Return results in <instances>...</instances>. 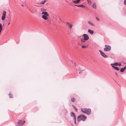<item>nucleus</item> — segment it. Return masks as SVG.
<instances>
[{"label":"nucleus","instance_id":"obj_14","mask_svg":"<svg viewBox=\"0 0 126 126\" xmlns=\"http://www.w3.org/2000/svg\"><path fill=\"white\" fill-rule=\"evenodd\" d=\"M66 23L69 25V26H70V29H71L72 27L73 26V25L70 24L69 22H67Z\"/></svg>","mask_w":126,"mask_h":126},{"label":"nucleus","instance_id":"obj_23","mask_svg":"<svg viewBox=\"0 0 126 126\" xmlns=\"http://www.w3.org/2000/svg\"><path fill=\"white\" fill-rule=\"evenodd\" d=\"M71 100L73 102L75 101L76 100V99L74 98H72L71 99Z\"/></svg>","mask_w":126,"mask_h":126},{"label":"nucleus","instance_id":"obj_5","mask_svg":"<svg viewBox=\"0 0 126 126\" xmlns=\"http://www.w3.org/2000/svg\"><path fill=\"white\" fill-rule=\"evenodd\" d=\"M81 111L84 113H85L87 115H89L91 113V111Z\"/></svg>","mask_w":126,"mask_h":126},{"label":"nucleus","instance_id":"obj_1","mask_svg":"<svg viewBox=\"0 0 126 126\" xmlns=\"http://www.w3.org/2000/svg\"><path fill=\"white\" fill-rule=\"evenodd\" d=\"M42 15L41 17L43 19L45 20H47L48 19V17L49 15L48 13L46 12H43L42 13Z\"/></svg>","mask_w":126,"mask_h":126},{"label":"nucleus","instance_id":"obj_21","mask_svg":"<svg viewBox=\"0 0 126 126\" xmlns=\"http://www.w3.org/2000/svg\"><path fill=\"white\" fill-rule=\"evenodd\" d=\"M9 95L10 98H12L13 97V96L12 94L10 93L9 94Z\"/></svg>","mask_w":126,"mask_h":126},{"label":"nucleus","instance_id":"obj_10","mask_svg":"<svg viewBox=\"0 0 126 126\" xmlns=\"http://www.w3.org/2000/svg\"><path fill=\"white\" fill-rule=\"evenodd\" d=\"M71 116L73 117L74 119L75 118L76 119V116L74 112H72L71 113Z\"/></svg>","mask_w":126,"mask_h":126},{"label":"nucleus","instance_id":"obj_9","mask_svg":"<svg viewBox=\"0 0 126 126\" xmlns=\"http://www.w3.org/2000/svg\"><path fill=\"white\" fill-rule=\"evenodd\" d=\"M81 0H73V2L76 4H78Z\"/></svg>","mask_w":126,"mask_h":126},{"label":"nucleus","instance_id":"obj_2","mask_svg":"<svg viewBox=\"0 0 126 126\" xmlns=\"http://www.w3.org/2000/svg\"><path fill=\"white\" fill-rule=\"evenodd\" d=\"M86 118V117L85 115H80L78 117L77 120L78 121H80L81 120L83 121H84Z\"/></svg>","mask_w":126,"mask_h":126},{"label":"nucleus","instance_id":"obj_30","mask_svg":"<svg viewBox=\"0 0 126 126\" xmlns=\"http://www.w3.org/2000/svg\"><path fill=\"white\" fill-rule=\"evenodd\" d=\"M124 4L126 5V0H125L124 1Z\"/></svg>","mask_w":126,"mask_h":126},{"label":"nucleus","instance_id":"obj_33","mask_svg":"<svg viewBox=\"0 0 126 126\" xmlns=\"http://www.w3.org/2000/svg\"><path fill=\"white\" fill-rule=\"evenodd\" d=\"M25 121H24L23 122H22L23 123V124L25 123Z\"/></svg>","mask_w":126,"mask_h":126},{"label":"nucleus","instance_id":"obj_32","mask_svg":"<svg viewBox=\"0 0 126 126\" xmlns=\"http://www.w3.org/2000/svg\"><path fill=\"white\" fill-rule=\"evenodd\" d=\"M82 73V71H81L79 72V74H80L81 73Z\"/></svg>","mask_w":126,"mask_h":126},{"label":"nucleus","instance_id":"obj_6","mask_svg":"<svg viewBox=\"0 0 126 126\" xmlns=\"http://www.w3.org/2000/svg\"><path fill=\"white\" fill-rule=\"evenodd\" d=\"M84 38L86 40H87L89 39V36L87 35L86 34H84L83 35Z\"/></svg>","mask_w":126,"mask_h":126},{"label":"nucleus","instance_id":"obj_15","mask_svg":"<svg viewBox=\"0 0 126 126\" xmlns=\"http://www.w3.org/2000/svg\"><path fill=\"white\" fill-rule=\"evenodd\" d=\"M86 41V40L84 38H81L80 39V41L82 43H84Z\"/></svg>","mask_w":126,"mask_h":126},{"label":"nucleus","instance_id":"obj_18","mask_svg":"<svg viewBox=\"0 0 126 126\" xmlns=\"http://www.w3.org/2000/svg\"><path fill=\"white\" fill-rule=\"evenodd\" d=\"M88 23L89 24H90L92 26H94V24L93 23H92L90 21H88Z\"/></svg>","mask_w":126,"mask_h":126},{"label":"nucleus","instance_id":"obj_19","mask_svg":"<svg viewBox=\"0 0 126 126\" xmlns=\"http://www.w3.org/2000/svg\"><path fill=\"white\" fill-rule=\"evenodd\" d=\"M2 30V25L1 23H0V34Z\"/></svg>","mask_w":126,"mask_h":126},{"label":"nucleus","instance_id":"obj_35","mask_svg":"<svg viewBox=\"0 0 126 126\" xmlns=\"http://www.w3.org/2000/svg\"><path fill=\"white\" fill-rule=\"evenodd\" d=\"M72 126H73V125L72 124Z\"/></svg>","mask_w":126,"mask_h":126},{"label":"nucleus","instance_id":"obj_27","mask_svg":"<svg viewBox=\"0 0 126 126\" xmlns=\"http://www.w3.org/2000/svg\"><path fill=\"white\" fill-rule=\"evenodd\" d=\"M73 107L74 109L75 110H77V109H76V108L75 107V106H73Z\"/></svg>","mask_w":126,"mask_h":126},{"label":"nucleus","instance_id":"obj_16","mask_svg":"<svg viewBox=\"0 0 126 126\" xmlns=\"http://www.w3.org/2000/svg\"><path fill=\"white\" fill-rule=\"evenodd\" d=\"M88 32H89L91 34H93L94 33V32L93 31L90 29L88 30Z\"/></svg>","mask_w":126,"mask_h":126},{"label":"nucleus","instance_id":"obj_17","mask_svg":"<svg viewBox=\"0 0 126 126\" xmlns=\"http://www.w3.org/2000/svg\"><path fill=\"white\" fill-rule=\"evenodd\" d=\"M92 7L94 9H96V4L95 3H94L92 5Z\"/></svg>","mask_w":126,"mask_h":126},{"label":"nucleus","instance_id":"obj_31","mask_svg":"<svg viewBox=\"0 0 126 126\" xmlns=\"http://www.w3.org/2000/svg\"><path fill=\"white\" fill-rule=\"evenodd\" d=\"M96 18L97 19V20L98 21H99V18H98L97 17H96Z\"/></svg>","mask_w":126,"mask_h":126},{"label":"nucleus","instance_id":"obj_25","mask_svg":"<svg viewBox=\"0 0 126 126\" xmlns=\"http://www.w3.org/2000/svg\"><path fill=\"white\" fill-rule=\"evenodd\" d=\"M88 3L91 4L92 3V2L90 0H87Z\"/></svg>","mask_w":126,"mask_h":126},{"label":"nucleus","instance_id":"obj_22","mask_svg":"<svg viewBox=\"0 0 126 126\" xmlns=\"http://www.w3.org/2000/svg\"><path fill=\"white\" fill-rule=\"evenodd\" d=\"M87 47L84 45H82L81 46V48H85Z\"/></svg>","mask_w":126,"mask_h":126},{"label":"nucleus","instance_id":"obj_34","mask_svg":"<svg viewBox=\"0 0 126 126\" xmlns=\"http://www.w3.org/2000/svg\"><path fill=\"white\" fill-rule=\"evenodd\" d=\"M10 23H9L8 24V25H9Z\"/></svg>","mask_w":126,"mask_h":126},{"label":"nucleus","instance_id":"obj_3","mask_svg":"<svg viewBox=\"0 0 126 126\" xmlns=\"http://www.w3.org/2000/svg\"><path fill=\"white\" fill-rule=\"evenodd\" d=\"M105 47L104 48V50L105 52L109 51L111 49V47L109 45H105Z\"/></svg>","mask_w":126,"mask_h":126},{"label":"nucleus","instance_id":"obj_26","mask_svg":"<svg viewBox=\"0 0 126 126\" xmlns=\"http://www.w3.org/2000/svg\"><path fill=\"white\" fill-rule=\"evenodd\" d=\"M47 0H44L42 1L41 2V3L42 4H44L47 1Z\"/></svg>","mask_w":126,"mask_h":126},{"label":"nucleus","instance_id":"obj_13","mask_svg":"<svg viewBox=\"0 0 126 126\" xmlns=\"http://www.w3.org/2000/svg\"><path fill=\"white\" fill-rule=\"evenodd\" d=\"M112 67H113L114 69L117 70V71H119L120 70L119 69L118 67L113 66H112Z\"/></svg>","mask_w":126,"mask_h":126},{"label":"nucleus","instance_id":"obj_20","mask_svg":"<svg viewBox=\"0 0 126 126\" xmlns=\"http://www.w3.org/2000/svg\"><path fill=\"white\" fill-rule=\"evenodd\" d=\"M118 63H115L113 64H111V65H113L115 66H117L118 65Z\"/></svg>","mask_w":126,"mask_h":126},{"label":"nucleus","instance_id":"obj_24","mask_svg":"<svg viewBox=\"0 0 126 126\" xmlns=\"http://www.w3.org/2000/svg\"><path fill=\"white\" fill-rule=\"evenodd\" d=\"M89 110V109L88 110L86 108H85L84 109L82 108L81 109V110Z\"/></svg>","mask_w":126,"mask_h":126},{"label":"nucleus","instance_id":"obj_4","mask_svg":"<svg viewBox=\"0 0 126 126\" xmlns=\"http://www.w3.org/2000/svg\"><path fill=\"white\" fill-rule=\"evenodd\" d=\"M6 13V12L5 11H4L3 12L1 18V19L2 20H4L5 18Z\"/></svg>","mask_w":126,"mask_h":126},{"label":"nucleus","instance_id":"obj_12","mask_svg":"<svg viewBox=\"0 0 126 126\" xmlns=\"http://www.w3.org/2000/svg\"><path fill=\"white\" fill-rule=\"evenodd\" d=\"M126 69V67H125L123 68H121L120 70V72H123L124 71V70Z\"/></svg>","mask_w":126,"mask_h":126},{"label":"nucleus","instance_id":"obj_29","mask_svg":"<svg viewBox=\"0 0 126 126\" xmlns=\"http://www.w3.org/2000/svg\"><path fill=\"white\" fill-rule=\"evenodd\" d=\"M74 122H75V124H76V118L75 119V118H74Z\"/></svg>","mask_w":126,"mask_h":126},{"label":"nucleus","instance_id":"obj_28","mask_svg":"<svg viewBox=\"0 0 126 126\" xmlns=\"http://www.w3.org/2000/svg\"><path fill=\"white\" fill-rule=\"evenodd\" d=\"M121 63H118V65L119 66H120L121 65Z\"/></svg>","mask_w":126,"mask_h":126},{"label":"nucleus","instance_id":"obj_7","mask_svg":"<svg viewBox=\"0 0 126 126\" xmlns=\"http://www.w3.org/2000/svg\"><path fill=\"white\" fill-rule=\"evenodd\" d=\"M17 124L18 125L20 126H22L23 125V123L22 122V120H19L17 122Z\"/></svg>","mask_w":126,"mask_h":126},{"label":"nucleus","instance_id":"obj_11","mask_svg":"<svg viewBox=\"0 0 126 126\" xmlns=\"http://www.w3.org/2000/svg\"><path fill=\"white\" fill-rule=\"evenodd\" d=\"M74 5L76 7H79L81 8H83L85 7V6L82 4L79 5Z\"/></svg>","mask_w":126,"mask_h":126},{"label":"nucleus","instance_id":"obj_8","mask_svg":"<svg viewBox=\"0 0 126 126\" xmlns=\"http://www.w3.org/2000/svg\"><path fill=\"white\" fill-rule=\"evenodd\" d=\"M99 51L101 55L104 57H107V56L105 55V53L103 52H102L100 50H99Z\"/></svg>","mask_w":126,"mask_h":126}]
</instances>
